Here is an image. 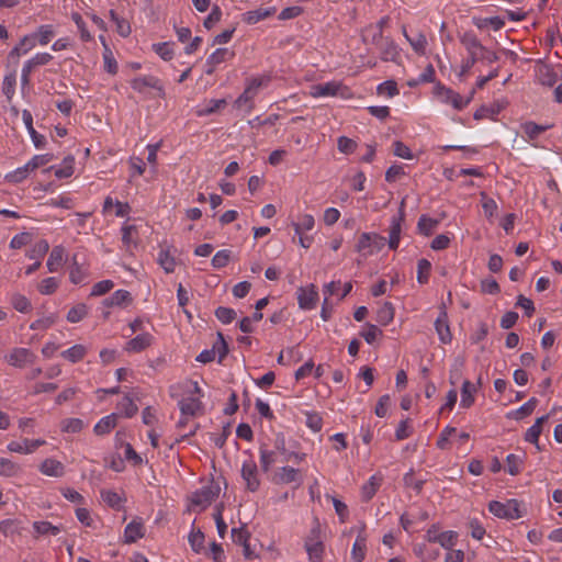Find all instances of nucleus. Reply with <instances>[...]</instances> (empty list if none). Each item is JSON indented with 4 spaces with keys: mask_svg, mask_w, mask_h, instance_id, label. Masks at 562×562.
I'll return each instance as SVG.
<instances>
[{
    "mask_svg": "<svg viewBox=\"0 0 562 562\" xmlns=\"http://www.w3.org/2000/svg\"><path fill=\"white\" fill-rule=\"evenodd\" d=\"M488 510L494 516L508 520L521 517L519 504L516 499H508L505 503L493 501L488 504Z\"/></svg>",
    "mask_w": 562,
    "mask_h": 562,
    "instance_id": "nucleus-8",
    "label": "nucleus"
},
{
    "mask_svg": "<svg viewBox=\"0 0 562 562\" xmlns=\"http://www.w3.org/2000/svg\"><path fill=\"white\" fill-rule=\"evenodd\" d=\"M117 424V414L112 413L108 416L102 417L93 428V431L98 436L109 434Z\"/></svg>",
    "mask_w": 562,
    "mask_h": 562,
    "instance_id": "nucleus-35",
    "label": "nucleus"
},
{
    "mask_svg": "<svg viewBox=\"0 0 562 562\" xmlns=\"http://www.w3.org/2000/svg\"><path fill=\"white\" fill-rule=\"evenodd\" d=\"M10 303L14 310L20 313H29L32 310L31 301L23 294L14 293L10 297Z\"/></svg>",
    "mask_w": 562,
    "mask_h": 562,
    "instance_id": "nucleus-45",
    "label": "nucleus"
},
{
    "mask_svg": "<svg viewBox=\"0 0 562 562\" xmlns=\"http://www.w3.org/2000/svg\"><path fill=\"white\" fill-rule=\"evenodd\" d=\"M439 223L440 220H436L424 214L417 222V231L420 235L430 236L438 227Z\"/></svg>",
    "mask_w": 562,
    "mask_h": 562,
    "instance_id": "nucleus-38",
    "label": "nucleus"
},
{
    "mask_svg": "<svg viewBox=\"0 0 562 562\" xmlns=\"http://www.w3.org/2000/svg\"><path fill=\"white\" fill-rule=\"evenodd\" d=\"M431 263L427 259H420L417 263V281L420 284L428 282Z\"/></svg>",
    "mask_w": 562,
    "mask_h": 562,
    "instance_id": "nucleus-60",
    "label": "nucleus"
},
{
    "mask_svg": "<svg viewBox=\"0 0 562 562\" xmlns=\"http://www.w3.org/2000/svg\"><path fill=\"white\" fill-rule=\"evenodd\" d=\"M554 412V408L551 413L543 415L536 419L535 424L529 427L525 434V440L527 442L536 445V447L539 449V437L542 432V426L543 424L548 423L550 416Z\"/></svg>",
    "mask_w": 562,
    "mask_h": 562,
    "instance_id": "nucleus-19",
    "label": "nucleus"
},
{
    "mask_svg": "<svg viewBox=\"0 0 562 562\" xmlns=\"http://www.w3.org/2000/svg\"><path fill=\"white\" fill-rule=\"evenodd\" d=\"M507 472L510 475H517L521 471L522 458L518 454L510 453L506 458Z\"/></svg>",
    "mask_w": 562,
    "mask_h": 562,
    "instance_id": "nucleus-64",
    "label": "nucleus"
},
{
    "mask_svg": "<svg viewBox=\"0 0 562 562\" xmlns=\"http://www.w3.org/2000/svg\"><path fill=\"white\" fill-rule=\"evenodd\" d=\"M276 9L274 8H259L256 10L247 11L243 14V21L247 24H256L272 14H274Z\"/></svg>",
    "mask_w": 562,
    "mask_h": 562,
    "instance_id": "nucleus-31",
    "label": "nucleus"
},
{
    "mask_svg": "<svg viewBox=\"0 0 562 562\" xmlns=\"http://www.w3.org/2000/svg\"><path fill=\"white\" fill-rule=\"evenodd\" d=\"M273 482L277 484L296 483V485L300 486L303 483V475L297 469L282 467L274 473Z\"/></svg>",
    "mask_w": 562,
    "mask_h": 562,
    "instance_id": "nucleus-14",
    "label": "nucleus"
},
{
    "mask_svg": "<svg viewBox=\"0 0 562 562\" xmlns=\"http://www.w3.org/2000/svg\"><path fill=\"white\" fill-rule=\"evenodd\" d=\"M40 472L47 476L60 477L65 474V465L54 458H47L40 464Z\"/></svg>",
    "mask_w": 562,
    "mask_h": 562,
    "instance_id": "nucleus-21",
    "label": "nucleus"
},
{
    "mask_svg": "<svg viewBox=\"0 0 562 562\" xmlns=\"http://www.w3.org/2000/svg\"><path fill=\"white\" fill-rule=\"evenodd\" d=\"M36 359L35 353L29 349L23 347L13 348L7 356V362L14 368H24L26 366L33 364Z\"/></svg>",
    "mask_w": 562,
    "mask_h": 562,
    "instance_id": "nucleus-9",
    "label": "nucleus"
},
{
    "mask_svg": "<svg viewBox=\"0 0 562 562\" xmlns=\"http://www.w3.org/2000/svg\"><path fill=\"white\" fill-rule=\"evenodd\" d=\"M88 353V347L82 344H77L64 350L60 356L70 363L81 361Z\"/></svg>",
    "mask_w": 562,
    "mask_h": 562,
    "instance_id": "nucleus-33",
    "label": "nucleus"
},
{
    "mask_svg": "<svg viewBox=\"0 0 562 562\" xmlns=\"http://www.w3.org/2000/svg\"><path fill=\"white\" fill-rule=\"evenodd\" d=\"M221 493V485L214 480L207 481L201 488L196 490L191 495V506L199 508V510L205 509L211 503L218 497Z\"/></svg>",
    "mask_w": 562,
    "mask_h": 562,
    "instance_id": "nucleus-3",
    "label": "nucleus"
},
{
    "mask_svg": "<svg viewBox=\"0 0 562 562\" xmlns=\"http://www.w3.org/2000/svg\"><path fill=\"white\" fill-rule=\"evenodd\" d=\"M31 172L32 170L25 164L24 166L16 168L12 172H9L5 176V180L12 183H20L23 180H25Z\"/></svg>",
    "mask_w": 562,
    "mask_h": 562,
    "instance_id": "nucleus-56",
    "label": "nucleus"
},
{
    "mask_svg": "<svg viewBox=\"0 0 562 562\" xmlns=\"http://www.w3.org/2000/svg\"><path fill=\"white\" fill-rule=\"evenodd\" d=\"M65 259H66L65 248L60 245L55 246L52 249L49 257L47 259V262H46L48 271L49 272L58 271L63 267Z\"/></svg>",
    "mask_w": 562,
    "mask_h": 562,
    "instance_id": "nucleus-28",
    "label": "nucleus"
},
{
    "mask_svg": "<svg viewBox=\"0 0 562 562\" xmlns=\"http://www.w3.org/2000/svg\"><path fill=\"white\" fill-rule=\"evenodd\" d=\"M102 57L104 70L110 75H116L119 69L117 61L108 44H104Z\"/></svg>",
    "mask_w": 562,
    "mask_h": 562,
    "instance_id": "nucleus-47",
    "label": "nucleus"
},
{
    "mask_svg": "<svg viewBox=\"0 0 562 562\" xmlns=\"http://www.w3.org/2000/svg\"><path fill=\"white\" fill-rule=\"evenodd\" d=\"M394 319V307L392 303L385 302L376 312V322L386 326Z\"/></svg>",
    "mask_w": 562,
    "mask_h": 562,
    "instance_id": "nucleus-42",
    "label": "nucleus"
},
{
    "mask_svg": "<svg viewBox=\"0 0 562 562\" xmlns=\"http://www.w3.org/2000/svg\"><path fill=\"white\" fill-rule=\"evenodd\" d=\"M158 265L164 269L166 273H172L176 270L177 261L171 252V247L166 246L161 247L158 257H157Z\"/></svg>",
    "mask_w": 562,
    "mask_h": 562,
    "instance_id": "nucleus-24",
    "label": "nucleus"
},
{
    "mask_svg": "<svg viewBox=\"0 0 562 562\" xmlns=\"http://www.w3.org/2000/svg\"><path fill=\"white\" fill-rule=\"evenodd\" d=\"M59 282L56 278L49 277L38 284L37 289L38 292L43 295H49L53 294L58 289Z\"/></svg>",
    "mask_w": 562,
    "mask_h": 562,
    "instance_id": "nucleus-62",
    "label": "nucleus"
},
{
    "mask_svg": "<svg viewBox=\"0 0 562 562\" xmlns=\"http://www.w3.org/2000/svg\"><path fill=\"white\" fill-rule=\"evenodd\" d=\"M297 303L302 310H313L318 301V291L314 284L297 289Z\"/></svg>",
    "mask_w": 562,
    "mask_h": 562,
    "instance_id": "nucleus-13",
    "label": "nucleus"
},
{
    "mask_svg": "<svg viewBox=\"0 0 562 562\" xmlns=\"http://www.w3.org/2000/svg\"><path fill=\"white\" fill-rule=\"evenodd\" d=\"M367 552V537L362 525L351 550V562H362Z\"/></svg>",
    "mask_w": 562,
    "mask_h": 562,
    "instance_id": "nucleus-23",
    "label": "nucleus"
},
{
    "mask_svg": "<svg viewBox=\"0 0 562 562\" xmlns=\"http://www.w3.org/2000/svg\"><path fill=\"white\" fill-rule=\"evenodd\" d=\"M130 85L137 93H146L148 89H153L159 98L166 94L161 80L153 75L137 76L130 81Z\"/></svg>",
    "mask_w": 562,
    "mask_h": 562,
    "instance_id": "nucleus-7",
    "label": "nucleus"
},
{
    "mask_svg": "<svg viewBox=\"0 0 562 562\" xmlns=\"http://www.w3.org/2000/svg\"><path fill=\"white\" fill-rule=\"evenodd\" d=\"M83 426L85 424L80 418H66L60 424L61 431L69 434L80 432Z\"/></svg>",
    "mask_w": 562,
    "mask_h": 562,
    "instance_id": "nucleus-55",
    "label": "nucleus"
},
{
    "mask_svg": "<svg viewBox=\"0 0 562 562\" xmlns=\"http://www.w3.org/2000/svg\"><path fill=\"white\" fill-rule=\"evenodd\" d=\"M372 43L376 46V49L383 60L394 61L400 56V48L391 38H384L382 36V42L380 38H376L375 41H372Z\"/></svg>",
    "mask_w": 562,
    "mask_h": 562,
    "instance_id": "nucleus-17",
    "label": "nucleus"
},
{
    "mask_svg": "<svg viewBox=\"0 0 562 562\" xmlns=\"http://www.w3.org/2000/svg\"><path fill=\"white\" fill-rule=\"evenodd\" d=\"M340 286V280L338 281H331L329 283H326L323 286V294H324V302L321 311V317L324 321H328L330 318V310L328 307V300L330 296H334L336 294L337 289Z\"/></svg>",
    "mask_w": 562,
    "mask_h": 562,
    "instance_id": "nucleus-29",
    "label": "nucleus"
},
{
    "mask_svg": "<svg viewBox=\"0 0 562 562\" xmlns=\"http://www.w3.org/2000/svg\"><path fill=\"white\" fill-rule=\"evenodd\" d=\"M241 476L249 491L255 492L259 488L260 481L258 479L257 464L254 460L248 459L244 461L241 467Z\"/></svg>",
    "mask_w": 562,
    "mask_h": 562,
    "instance_id": "nucleus-15",
    "label": "nucleus"
},
{
    "mask_svg": "<svg viewBox=\"0 0 562 562\" xmlns=\"http://www.w3.org/2000/svg\"><path fill=\"white\" fill-rule=\"evenodd\" d=\"M52 59H53V56L48 53H37L32 58L27 59L23 64V66L33 72V70L35 68L49 64L52 61Z\"/></svg>",
    "mask_w": 562,
    "mask_h": 562,
    "instance_id": "nucleus-46",
    "label": "nucleus"
},
{
    "mask_svg": "<svg viewBox=\"0 0 562 562\" xmlns=\"http://www.w3.org/2000/svg\"><path fill=\"white\" fill-rule=\"evenodd\" d=\"M88 278L87 269L82 268L78 263H74L70 269L69 279L74 284L83 283Z\"/></svg>",
    "mask_w": 562,
    "mask_h": 562,
    "instance_id": "nucleus-63",
    "label": "nucleus"
},
{
    "mask_svg": "<svg viewBox=\"0 0 562 562\" xmlns=\"http://www.w3.org/2000/svg\"><path fill=\"white\" fill-rule=\"evenodd\" d=\"M310 95L312 98H326V97H349V89L341 81H328L324 83L313 85L310 88Z\"/></svg>",
    "mask_w": 562,
    "mask_h": 562,
    "instance_id": "nucleus-5",
    "label": "nucleus"
},
{
    "mask_svg": "<svg viewBox=\"0 0 562 562\" xmlns=\"http://www.w3.org/2000/svg\"><path fill=\"white\" fill-rule=\"evenodd\" d=\"M128 302H131V294L125 290H117L110 297L104 300L106 306H121Z\"/></svg>",
    "mask_w": 562,
    "mask_h": 562,
    "instance_id": "nucleus-50",
    "label": "nucleus"
},
{
    "mask_svg": "<svg viewBox=\"0 0 562 562\" xmlns=\"http://www.w3.org/2000/svg\"><path fill=\"white\" fill-rule=\"evenodd\" d=\"M56 321H57L56 314L44 315V316L37 318L36 321H34L30 325V328L32 330H46V329L50 328L56 323Z\"/></svg>",
    "mask_w": 562,
    "mask_h": 562,
    "instance_id": "nucleus-53",
    "label": "nucleus"
},
{
    "mask_svg": "<svg viewBox=\"0 0 562 562\" xmlns=\"http://www.w3.org/2000/svg\"><path fill=\"white\" fill-rule=\"evenodd\" d=\"M32 34L36 35V41H38V44L44 46L47 45L55 36V29L50 24H44L38 26L36 32Z\"/></svg>",
    "mask_w": 562,
    "mask_h": 562,
    "instance_id": "nucleus-44",
    "label": "nucleus"
},
{
    "mask_svg": "<svg viewBox=\"0 0 562 562\" xmlns=\"http://www.w3.org/2000/svg\"><path fill=\"white\" fill-rule=\"evenodd\" d=\"M360 335L368 344L371 345L382 336V330L376 325L367 324Z\"/></svg>",
    "mask_w": 562,
    "mask_h": 562,
    "instance_id": "nucleus-58",
    "label": "nucleus"
},
{
    "mask_svg": "<svg viewBox=\"0 0 562 562\" xmlns=\"http://www.w3.org/2000/svg\"><path fill=\"white\" fill-rule=\"evenodd\" d=\"M154 337L148 333H143L127 341L125 350L128 352H140L153 344Z\"/></svg>",
    "mask_w": 562,
    "mask_h": 562,
    "instance_id": "nucleus-27",
    "label": "nucleus"
},
{
    "mask_svg": "<svg viewBox=\"0 0 562 562\" xmlns=\"http://www.w3.org/2000/svg\"><path fill=\"white\" fill-rule=\"evenodd\" d=\"M144 536V522L140 518H135L125 527L123 538L125 543H134Z\"/></svg>",
    "mask_w": 562,
    "mask_h": 562,
    "instance_id": "nucleus-18",
    "label": "nucleus"
},
{
    "mask_svg": "<svg viewBox=\"0 0 562 562\" xmlns=\"http://www.w3.org/2000/svg\"><path fill=\"white\" fill-rule=\"evenodd\" d=\"M473 93L474 92H472L468 98H463L460 93L442 85H437L435 87V94L438 97L440 102L450 104L457 111H461L468 106L472 100Z\"/></svg>",
    "mask_w": 562,
    "mask_h": 562,
    "instance_id": "nucleus-6",
    "label": "nucleus"
},
{
    "mask_svg": "<svg viewBox=\"0 0 562 562\" xmlns=\"http://www.w3.org/2000/svg\"><path fill=\"white\" fill-rule=\"evenodd\" d=\"M460 42L468 53V57L462 60L460 66V77H465L477 61L493 64L498 59L497 54L483 46L472 32L463 33Z\"/></svg>",
    "mask_w": 562,
    "mask_h": 562,
    "instance_id": "nucleus-1",
    "label": "nucleus"
},
{
    "mask_svg": "<svg viewBox=\"0 0 562 562\" xmlns=\"http://www.w3.org/2000/svg\"><path fill=\"white\" fill-rule=\"evenodd\" d=\"M88 311L85 303H78L68 311L66 318L69 323H79L88 315Z\"/></svg>",
    "mask_w": 562,
    "mask_h": 562,
    "instance_id": "nucleus-48",
    "label": "nucleus"
},
{
    "mask_svg": "<svg viewBox=\"0 0 562 562\" xmlns=\"http://www.w3.org/2000/svg\"><path fill=\"white\" fill-rule=\"evenodd\" d=\"M46 445V440L44 439H29L23 438L22 440H12L7 445V450L11 453L19 454H32L40 447Z\"/></svg>",
    "mask_w": 562,
    "mask_h": 562,
    "instance_id": "nucleus-10",
    "label": "nucleus"
},
{
    "mask_svg": "<svg viewBox=\"0 0 562 562\" xmlns=\"http://www.w3.org/2000/svg\"><path fill=\"white\" fill-rule=\"evenodd\" d=\"M522 132L528 136L529 139L537 138L541 133L546 132L549 126L538 125L533 122H526L521 125Z\"/></svg>",
    "mask_w": 562,
    "mask_h": 562,
    "instance_id": "nucleus-57",
    "label": "nucleus"
},
{
    "mask_svg": "<svg viewBox=\"0 0 562 562\" xmlns=\"http://www.w3.org/2000/svg\"><path fill=\"white\" fill-rule=\"evenodd\" d=\"M49 169H54L55 176L58 179L69 178L75 172V157L67 156L59 167H50Z\"/></svg>",
    "mask_w": 562,
    "mask_h": 562,
    "instance_id": "nucleus-37",
    "label": "nucleus"
},
{
    "mask_svg": "<svg viewBox=\"0 0 562 562\" xmlns=\"http://www.w3.org/2000/svg\"><path fill=\"white\" fill-rule=\"evenodd\" d=\"M151 48L162 60L168 61L173 57V44L170 42L153 44Z\"/></svg>",
    "mask_w": 562,
    "mask_h": 562,
    "instance_id": "nucleus-52",
    "label": "nucleus"
},
{
    "mask_svg": "<svg viewBox=\"0 0 562 562\" xmlns=\"http://www.w3.org/2000/svg\"><path fill=\"white\" fill-rule=\"evenodd\" d=\"M226 105L225 99H211L205 101L203 104L199 105L196 108V115L198 116H206L210 114H213L221 109H223Z\"/></svg>",
    "mask_w": 562,
    "mask_h": 562,
    "instance_id": "nucleus-34",
    "label": "nucleus"
},
{
    "mask_svg": "<svg viewBox=\"0 0 562 562\" xmlns=\"http://www.w3.org/2000/svg\"><path fill=\"white\" fill-rule=\"evenodd\" d=\"M403 35L407 40V42L409 43V45L412 46L413 50L416 54H418L420 56L426 54L428 43H427V38L424 33L418 32L415 35L411 36V35H408L406 27L403 26Z\"/></svg>",
    "mask_w": 562,
    "mask_h": 562,
    "instance_id": "nucleus-30",
    "label": "nucleus"
},
{
    "mask_svg": "<svg viewBox=\"0 0 562 562\" xmlns=\"http://www.w3.org/2000/svg\"><path fill=\"white\" fill-rule=\"evenodd\" d=\"M435 329L438 334L439 340L442 344H450L452 334L450 331L448 316L446 312H441L435 322Z\"/></svg>",
    "mask_w": 562,
    "mask_h": 562,
    "instance_id": "nucleus-26",
    "label": "nucleus"
},
{
    "mask_svg": "<svg viewBox=\"0 0 562 562\" xmlns=\"http://www.w3.org/2000/svg\"><path fill=\"white\" fill-rule=\"evenodd\" d=\"M475 393H476V386L473 383H471L469 380H465L462 383V387H461L460 406L463 408L471 407L475 401V397H474Z\"/></svg>",
    "mask_w": 562,
    "mask_h": 562,
    "instance_id": "nucleus-36",
    "label": "nucleus"
},
{
    "mask_svg": "<svg viewBox=\"0 0 562 562\" xmlns=\"http://www.w3.org/2000/svg\"><path fill=\"white\" fill-rule=\"evenodd\" d=\"M386 239L378 233H362L356 245V251L363 258L378 254L385 246Z\"/></svg>",
    "mask_w": 562,
    "mask_h": 562,
    "instance_id": "nucleus-4",
    "label": "nucleus"
},
{
    "mask_svg": "<svg viewBox=\"0 0 562 562\" xmlns=\"http://www.w3.org/2000/svg\"><path fill=\"white\" fill-rule=\"evenodd\" d=\"M33 528L36 533V537L40 536H57L61 531L60 526H55L49 521L41 520L34 521Z\"/></svg>",
    "mask_w": 562,
    "mask_h": 562,
    "instance_id": "nucleus-39",
    "label": "nucleus"
},
{
    "mask_svg": "<svg viewBox=\"0 0 562 562\" xmlns=\"http://www.w3.org/2000/svg\"><path fill=\"white\" fill-rule=\"evenodd\" d=\"M270 82L271 76L268 74H262L247 79L245 88L256 97L259 90L262 88H267L270 85Z\"/></svg>",
    "mask_w": 562,
    "mask_h": 562,
    "instance_id": "nucleus-32",
    "label": "nucleus"
},
{
    "mask_svg": "<svg viewBox=\"0 0 562 562\" xmlns=\"http://www.w3.org/2000/svg\"><path fill=\"white\" fill-rule=\"evenodd\" d=\"M404 202H402L398 214L393 216L390 225V234L387 245L390 249L396 250L401 240L402 223L404 222Z\"/></svg>",
    "mask_w": 562,
    "mask_h": 562,
    "instance_id": "nucleus-12",
    "label": "nucleus"
},
{
    "mask_svg": "<svg viewBox=\"0 0 562 562\" xmlns=\"http://www.w3.org/2000/svg\"><path fill=\"white\" fill-rule=\"evenodd\" d=\"M254 99L255 95L245 88L243 93L235 100L234 106L236 109L245 108L246 112L250 113L255 108Z\"/></svg>",
    "mask_w": 562,
    "mask_h": 562,
    "instance_id": "nucleus-49",
    "label": "nucleus"
},
{
    "mask_svg": "<svg viewBox=\"0 0 562 562\" xmlns=\"http://www.w3.org/2000/svg\"><path fill=\"white\" fill-rule=\"evenodd\" d=\"M436 543H439L442 548L450 550L456 546L458 540V533L456 531H443L438 535V538L435 539Z\"/></svg>",
    "mask_w": 562,
    "mask_h": 562,
    "instance_id": "nucleus-54",
    "label": "nucleus"
},
{
    "mask_svg": "<svg viewBox=\"0 0 562 562\" xmlns=\"http://www.w3.org/2000/svg\"><path fill=\"white\" fill-rule=\"evenodd\" d=\"M36 46V35L27 34L23 36L19 44L9 53V58H20L22 55L27 54Z\"/></svg>",
    "mask_w": 562,
    "mask_h": 562,
    "instance_id": "nucleus-22",
    "label": "nucleus"
},
{
    "mask_svg": "<svg viewBox=\"0 0 562 562\" xmlns=\"http://www.w3.org/2000/svg\"><path fill=\"white\" fill-rule=\"evenodd\" d=\"M177 389L183 392V397L178 402L182 418L179 426L186 423L188 417H194L202 412L203 393L196 381L186 380L178 384Z\"/></svg>",
    "mask_w": 562,
    "mask_h": 562,
    "instance_id": "nucleus-2",
    "label": "nucleus"
},
{
    "mask_svg": "<svg viewBox=\"0 0 562 562\" xmlns=\"http://www.w3.org/2000/svg\"><path fill=\"white\" fill-rule=\"evenodd\" d=\"M23 468L10 458L0 457V476L12 479L22 474Z\"/></svg>",
    "mask_w": 562,
    "mask_h": 562,
    "instance_id": "nucleus-25",
    "label": "nucleus"
},
{
    "mask_svg": "<svg viewBox=\"0 0 562 562\" xmlns=\"http://www.w3.org/2000/svg\"><path fill=\"white\" fill-rule=\"evenodd\" d=\"M305 549L311 562H321L324 554V543L319 538V530L312 529L311 536L305 541Z\"/></svg>",
    "mask_w": 562,
    "mask_h": 562,
    "instance_id": "nucleus-11",
    "label": "nucleus"
},
{
    "mask_svg": "<svg viewBox=\"0 0 562 562\" xmlns=\"http://www.w3.org/2000/svg\"><path fill=\"white\" fill-rule=\"evenodd\" d=\"M277 461L276 452L266 448H260V465L265 472H268Z\"/></svg>",
    "mask_w": 562,
    "mask_h": 562,
    "instance_id": "nucleus-61",
    "label": "nucleus"
},
{
    "mask_svg": "<svg viewBox=\"0 0 562 562\" xmlns=\"http://www.w3.org/2000/svg\"><path fill=\"white\" fill-rule=\"evenodd\" d=\"M383 477L381 474L375 473L361 486V499L369 502L376 494L382 485Z\"/></svg>",
    "mask_w": 562,
    "mask_h": 562,
    "instance_id": "nucleus-20",
    "label": "nucleus"
},
{
    "mask_svg": "<svg viewBox=\"0 0 562 562\" xmlns=\"http://www.w3.org/2000/svg\"><path fill=\"white\" fill-rule=\"evenodd\" d=\"M102 501L114 509H120L123 506V495L113 490H102L100 492Z\"/></svg>",
    "mask_w": 562,
    "mask_h": 562,
    "instance_id": "nucleus-40",
    "label": "nucleus"
},
{
    "mask_svg": "<svg viewBox=\"0 0 562 562\" xmlns=\"http://www.w3.org/2000/svg\"><path fill=\"white\" fill-rule=\"evenodd\" d=\"M15 82H16V76L14 72L5 75L3 78L2 92L9 101H11V99L14 95Z\"/></svg>",
    "mask_w": 562,
    "mask_h": 562,
    "instance_id": "nucleus-59",
    "label": "nucleus"
},
{
    "mask_svg": "<svg viewBox=\"0 0 562 562\" xmlns=\"http://www.w3.org/2000/svg\"><path fill=\"white\" fill-rule=\"evenodd\" d=\"M49 250V244L45 239H41L36 241L27 251L26 257L35 260L41 261L42 258L47 254Z\"/></svg>",
    "mask_w": 562,
    "mask_h": 562,
    "instance_id": "nucleus-41",
    "label": "nucleus"
},
{
    "mask_svg": "<svg viewBox=\"0 0 562 562\" xmlns=\"http://www.w3.org/2000/svg\"><path fill=\"white\" fill-rule=\"evenodd\" d=\"M117 408L120 413L127 418L133 417L138 411L137 405L130 396H124L117 404Z\"/></svg>",
    "mask_w": 562,
    "mask_h": 562,
    "instance_id": "nucleus-51",
    "label": "nucleus"
},
{
    "mask_svg": "<svg viewBox=\"0 0 562 562\" xmlns=\"http://www.w3.org/2000/svg\"><path fill=\"white\" fill-rule=\"evenodd\" d=\"M234 57H235L234 50H232L229 48H217L206 59L205 74L212 75L220 64L231 60Z\"/></svg>",
    "mask_w": 562,
    "mask_h": 562,
    "instance_id": "nucleus-16",
    "label": "nucleus"
},
{
    "mask_svg": "<svg viewBox=\"0 0 562 562\" xmlns=\"http://www.w3.org/2000/svg\"><path fill=\"white\" fill-rule=\"evenodd\" d=\"M21 531V521L18 519H3L0 521V532L5 537L20 535Z\"/></svg>",
    "mask_w": 562,
    "mask_h": 562,
    "instance_id": "nucleus-43",
    "label": "nucleus"
}]
</instances>
